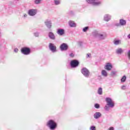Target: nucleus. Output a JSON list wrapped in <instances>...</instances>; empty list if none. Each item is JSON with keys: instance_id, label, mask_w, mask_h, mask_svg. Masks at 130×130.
<instances>
[{"instance_id": "f257e3e1", "label": "nucleus", "mask_w": 130, "mask_h": 130, "mask_svg": "<svg viewBox=\"0 0 130 130\" xmlns=\"http://www.w3.org/2000/svg\"><path fill=\"white\" fill-rule=\"evenodd\" d=\"M106 102L107 104L105 107V110L106 111H109L110 108H113L114 107V102L110 98H106Z\"/></svg>"}, {"instance_id": "f03ea898", "label": "nucleus", "mask_w": 130, "mask_h": 130, "mask_svg": "<svg viewBox=\"0 0 130 130\" xmlns=\"http://www.w3.org/2000/svg\"><path fill=\"white\" fill-rule=\"evenodd\" d=\"M47 126L50 129L54 130L57 127V123L54 120L51 119L47 122Z\"/></svg>"}, {"instance_id": "7ed1b4c3", "label": "nucleus", "mask_w": 130, "mask_h": 130, "mask_svg": "<svg viewBox=\"0 0 130 130\" xmlns=\"http://www.w3.org/2000/svg\"><path fill=\"white\" fill-rule=\"evenodd\" d=\"M21 53L25 55H28L31 53V49L28 47H23L21 49Z\"/></svg>"}, {"instance_id": "20e7f679", "label": "nucleus", "mask_w": 130, "mask_h": 130, "mask_svg": "<svg viewBox=\"0 0 130 130\" xmlns=\"http://www.w3.org/2000/svg\"><path fill=\"white\" fill-rule=\"evenodd\" d=\"M86 2L88 4L92 5V6H100V4H101V2L96 1V0H86Z\"/></svg>"}, {"instance_id": "39448f33", "label": "nucleus", "mask_w": 130, "mask_h": 130, "mask_svg": "<svg viewBox=\"0 0 130 130\" xmlns=\"http://www.w3.org/2000/svg\"><path fill=\"white\" fill-rule=\"evenodd\" d=\"M81 73L86 78H89L90 76V72L86 68H84L81 70Z\"/></svg>"}, {"instance_id": "423d86ee", "label": "nucleus", "mask_w": 130, "mask_h": 130, "mask_svg": "<svg viewBox=\"0 0 130 130\" xmlns=\"http://www.w3.org/2000/svg\"><path fill=\"white\" fill-rule=\"evenodd\" d=\"M79 61L78 60H72L70 62L71 68H77L79 66Z\"/></svg>"}, {"instance_id": "0eeeda50", "label": "nucleus", "mask_w": 130, "mask_h": 130, "mask_svg": "<svg viewBox=\"0 0 130 130\" xmlns=\"http://www.w3.org/2000/svg\"><path fill=\"white\" fill-rule=\"evenodd\" d=\"M37 14V9H30L28 11V14L30 17H34Z\"/></svg>"}, {"instance_id": "6e6552de", "label": "nucleus", "mask_w": 130, "mask_h": 130, "mask_svg": "<svg viewBox=\"0 0 130 130\" xmlns=\"http://www.w3.org/2000/svg\"><path fill=\"white\" fill-rule=\"evenodd\" d=\"M49 48L52 52H56V46L54 45V44L49 43Z\"/></svg>"}, {"instance_id": "1a4fd4ad", "label": "nucleus", "mask_w": 130, "mask_h": 130, "mask_svg": "<svg viewBox=\"0 0 130 130\" xmlns=\"http://www.w3.org/2000/svg\"><path fill=\"white\" fill-rule=\"evenodd\" d=\"M68 49H69V46H68V45L66 43H62L60 46V49L61 51L68 50Z\"/></svg>"}, {"instance_id": "9d476101", "label": "nucleus", "mask_w": 130, "mask_h": 130, "mask_svg": "<svg viewBox=\"0 0 130 130\" xmlns=\"http://www.w3.org/2000/svg\"><path fill=\"white\" fill-rule=\"evenodd\" d=\"M106 34L103 33V34H99V37H98L99 40H104L105 38L107 37Z\"/></svg>"}, {"instance_id": "9b49d317", "label": "nucleus", "mask_w": 130, "mask_h": 130, "mask_svg": "<svg viewBox=\"0 0 130 130\" xmlns=\"http://www.w3.org/2000/svg\"><path fill=\"white\" fill-rule=\"evenodd\" d=\"M56 33L58 35H59V36H62V35H64V29L62 28H58L57 30Z\"/></svg>"}, {"instance_id": "f8f14e48", "label": "nucleus", "mask_w": 130, "mask_h": 130, "mask_svg": "<svg viewBox=\"0 0 130 130\" xmlns=\"http://www.w3.org/2000/svg\"><path fill=\"white\" fill-rule=\"evenodd\" d=\"M102 116V114L99 112H95L93 115V117L95 119H98V118H100Z\"/></svg>"}, {"instance_id": "ddd939ff", "label": "nucleus", "mask_w": 130, "mask_h": 130, "mask_svg": "<svg viewBox=\"0 0 130 130\" xmlns=\"http://www.w3.org/2000/svg\"><path fill=\"white\" fill-rule=\"evenodd\" d=\"M45 24L46 27L48 28V29L51 28V26H52L51 21L47 20L45 21Z\"/></svg>"}, {"instance_id": "4468645a", "label": "nucleus", "mask_w": 130, "mask_h": 130, "mask_svg": "<svg viewBox=\"0 0 130 130\" xmlns=\"http://www.w3.org/2000/svg\"><path fill=\"white\" fill-rule=\"evenodd\" d=\"M48 37L51 40H55V35H54V34L52 32H49L48 33Z\"/></svg>"}, {"instance_id": "2eb2a0df", "label": "nucleus", "mask_w": 130, "mask_h": 130, "mask_svg": "<svg viewBox=\"0 0 130 130\" xmlns=\"http://www.w3.org/2000/svg\"><path fill=\"white\" fill-rule=\"evenodd\" d=\"M105 70H107V71H111V69H112V64L110 63H107L105 66Z\"/></svg>"}, {"instance_id": "dca6fc26", "label": "nucleus", "mask_w": 130, "mask_h": 130, "mask_svg": "<svg viewBox=\"0 0 130 130\" xmlns=\"http://www.w3.org/2000/svg\"><path fill=\"white\" fill-rule=\"evenodd\" d=\"M69 25L70 27H76L77 24H76V23H75V21H73V20H70L69 21Z\"/></svg>"}, {"instance_id": "f3484780", "label": "nucleus", "mask_w": 130, "mask_h": 130, "mask_svg": "<svg viewBox=\"0 0 130 130\" xmlns=\"http://www.w3.org/2000/svg\"><path fill=\"white\" fill-rule=\"evenodd\" d=\"M92 36H93V37H94V38H98V37L99 36V33L98 32V31L96 30H94L93 31H92Z\"/></svg>"}, {"instance_id": "a211bd4d", "label": "nucleus", "mask_w": 130, "mask_h": 130, "mask_svg": "<svg viewBox=\"0 0 130 130\" xmlns=\"http://www.w3.org/2000/svg\"><path fill=\"white\" fill-rule=\"evenodd\" d=\"M111 19V16L109 15V14H106L104 16V20L106 21V22H108V21H110Z\"/></svg>"}, {"instance_id": "6ab92c4d", "label": "nucleus", "mask_w": 130, "mask_h": 130, "mask_svg": "<svg viewBox=\"0 0 130 130\" xmlns=\"http://www.w3.org/2000/svg\"><path fill=\"white\" fill-rule=\"evenodd\" d=\"M119 24L121 26H125L126 25V21L123 19H120Z\"/></svg>"}, {"instance_id": "aec40b11", "label": "nucleus", "mask_w": 130, "mask_h": 130, "mask_svg": "<svg viewBox=\"0 0 130 130\" xmlns=\"http://www.w3.org/2000/svg\"><path fill=\"white\" fill-rule=\"evenodd\" d=\"M123 50H122L121 48H119L116 50V53L117 54H121V53H123Z\"/></svg>"}, {"instance_id": "412c9836", "label": "nucleus", "mask_w": 130, "mask_h": 130, "mask_svg": "<svg viewBox=\"0 0 130 130\" xmlns=\"http://www.w3.org/2000/svg\"><path fill=\"white\" fill-rule=\"evenodd\" d=\"M101 73L103 77H105V78H106V77L108 76V74L107 73V72H106V71L105 70H102Z\"/></svg>"}, {"instance_id": "4be33fe9", "label": "nucleus", "mask_w": 130, "mask_h": 130, "mask_svg": "<svg viewBox=\"0 0 130 130\" xmlns=\"http://www.w3.org/2000/svg\"><path fill=\"white\" fill-rule=\"evenodd\" d=\"M61 1L60 0H54V3L55 6H58L60 5Z\"/></svg>"}, {"instance_id": "5701e85b", "label": "nucleus", "mask_w": 130, "mask_h": 130, "mask_svg": "<svg viewBox=\"0 0 130 130\" xmlns=\"http://www.w3.org/2000/svg\"><path fill=\"white\" fill-rule=\"evenodd\" d=\"M103 93V90L102 87L99 88L98 90V94L99 95H102V93Z\"/></svg>"}, {"instance_id": "b1692460", "label": "nucleus", "mask_w": 130, "mask_h": 130, "mask_svg": "<svg viewBox=\"0 0 130 130\" xmlns=\"http://www.w3.org/2000/svg\"><path fill=\"white\" fill-rule=\"evenodd\" d=\"M125 81H126V76H125V75H124L121 79V83H124Z\"/></svg>"}, {"instance_id": "393cba45", "label": "nucleus", "mask_w": 130, "mask_h": 130, "mask_svg": "<svg viewBox=\"0 0 130 130\" xmlns=\"http://www.w3.org/2000/svg\"><path fill=\"white\" fill-rule=\"evenodd\" d=\"M88 29H89V26H86L83 28L82 31L83 32H87V31H88Z\"/></svg>"}, {"instance_id": "a878e982", "label": "nucleus", "mask_w": 130, "mask_h": 130, "mask_svg": "<svg viewBox=\"0 0 130 130\" xmlns=\"http://www.w3.org/2000/svg\"><path fill=\"white\" fill-rule=\"evenodd\" d=\"M119 43H120V41L119 40H115L114 41V44H115V45H118Z\"/></svg>"}, {"instance_id": "bb28decb", "label": "nucleus", "mask_w": 130, "mask_h": 130, "mask_svg": "<svg viewBox=\"0 0 130 130\" xmlns=\"http://www.w3.org/2000/svg\"><path fill=\"white\" fill-rule=\"evenodd\" d=\"M41 3V0H35V4L36 5H39Z\"/></svg>"}, {"instance_id": "cd10ccee", "label": "nucleus", "mask_w": 130, "mask_h": 130, "mask_svg": "<svg viewBox=\"0 0 130 130\" xmlns=\"http://www.w3.org/2000/svg\"><path fill=\"white\" fill-rule=\"evenodd\" d=\"M34 35L35 37H39V32L38 31H36L34 33Z\"/></svg>"}, {"instance_id": "c85d7f7f", "label": "nucleus", "mask_w": 130, "mask_h": 130, "mask_svg": "<svg viewBox=\"0 0 130 130\" xmlns=\"http://www.w3.org/2000/svg\"><path fill=\"white\" fill-rule=\"evenodd\" d=\"M94 107L97 109H99V108H100V105H99V104H95Z\"/></svg>"}, {"instance_id": "c756f323", "label": "nucleus", "mask_w": 130, "mask_h": 130, "mask_svg": "<svg viewBox=\"0 0 130 130\" xmlns=\"http://www.w3.org/2000/svg\"><path fill=\"white\" fill-rule=\"evenodd\" d=\"M117 72L116 71H112L111 73V76H115V75H116L117 74Z\"/></svg>"}, {"instance_id": "7c9ffc66", "label": "nucleus", "mask_w": 130, "mask_h": 130, "mask_svg": "<svg viewBox=\"0 0 130 130\" xmlns=\"http://www.w3.org/2000/svg\"><path fill=\"white\" fill-rule=\"evenodd\" d=\"M90 130H96V127L95 126H91L89 128Z\"/></svg>"}, {"instance_id": "2f4dec72", "label": "nucleus", "mask_w": 130, "mask_h": 130, "mask_svg": "<svg viewBox=\"0 0 130 130\" xmlns=\"http://www.w3.org/2000/svg\"><path fill=\"white\" fill-rule=\"evenodd\" d=\"M14 52H15L16 53H18V52L19 51V49L17 48H15L14 49Z\"/></svg>"}, {"instance_id": "473e14b6", "label": "nucleus", "mask_w": 130, "mask_h": 130, "mask_svg": "<svg viewBox=\"0 0 130 130\" xmlns=\"http://www.w3.org/2000/svg\"><path fill=\"white\" fill-rule=\"evenodd\" d=\"M69 56H70V57H74V56H75V54H74V53H71L69 54Z\"/></svg>"}, {"instance_id": "72a5a7b5", "label": "nucleus", "mask_w": 130, "mask_h": 130, "mask_svg": "<svg viewBox=\"0 0 130 130\" xmlns=\"http://www.w3.org/2000/svg\"><path fill=\"white\" fill-rule=\"evenodd\" d=\"M90 56H91V54H90V53H87V55H86V57H87V58L90 57Z\"/></svg>"}, {"instance_id": "f704fd0d", "label": "nucleus", "mask_w": 130, "mask_h": 130, "mask_svg": "<svg viewBox=\"0 0 130 130\" xmlns=\"http://www.w3.org/2000/svg\"><path fill=\"white\" fill-rule=\"evenodd\" d=\"M125 88H126L125 85H123V86L121 87L122 90H125Z\"/></svg>"}, {"instance_id": "c9c22d12", "label": "nucleus", "mask_w": 130, "mask_h": 130, "mask_svg": "<svg viewBox=\"0 0 130 130\" xmlns=\"http://www.w3.org/2000/svg\"><path fill=\"white\" fill-rule=\"evenodd\" d=\"M108 130H114V128L113 127H110Z\"/></svg>"}, {"instance_id": "e433bc0d", "label": "nucleus", "mask_w": 130, "mask_h": 130, "mask_svg": "<svg viewBox=\"0 0 130 130\" xmlns=\"http://www.w3.org/2000/svg\"><path fill=\"white\" fill-rule=\"evenodd\" d=\"M26 17H27V14H23V17H24V18H26Z\"/></svg>"}, {"instance_id": "4c0bfd02", "label": "nucleus", "mask_w": 130, "mask_h": 130, "mask_svg": "<svg viewBox=\"0 0 130 130\" xmlns=\"http://www.w3.org/2000/svg\"><path fill=\"white\" fill-rule=\"evenodd\" d=\"M127 38H128V39H130V34H129V35H127Z\"/></svg>"}, {"instance_id": "58836bf2", "label": "nucleus", "mask_w": 130, "mask_h": 130, "mask_svg": "<svg viewBox=\"0 0 130 130\" xmlns=\"http://www.w3.org/2000/svg\"><path fill=\"white\" fill-rule=\"evenodd\" d=\"M117 26H119V24H118Z\"/></svg>"}, {"instance_id": "ea45409f", "label": "nucleus", "mask_w": 130, "mask_h": 130, "mask_svg": "<svg viewBox=\"0 0 130 130\" xmlns=\"http://www.w3.org/2000/svg\"><path fill=\"white\" fill-rule=\"evenodd\" d=\"M0 35H1V31H0Z\"/></svg>"}]
</instances>
